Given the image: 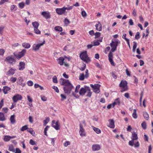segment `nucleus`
Masks as SVG:
<instances>
[{
    "label": "nucleus",
    "mask_w": 153,
    "mask_h": 153,
    "mask_svg": "<svg viewBox=\"0 0 153 153\" xmlns=\"http://www.w3.org/2000/svg\"><path fill=\"white\" fill-rule=\"evenodd\" d=\"M60 83L61 85H65L63 88L65 93L70 94L73 86L69 81L67 79L61 78L60 79Z\"/></svg>",
    "instance_id": "obj_1"
},
{
    "label": "nucleus",
    "mask_w": 153,
    "mask_h": 153,
    "mask_svg": "<svg viewBox=\"0 0 153 153\" xmlns=\"http://www.w3.org/2000/svg\"><path fill=\"white\" fill-rule=\"evenodd\" d=\"M131 140L129 142V145L131 146H133V145L134 146V147H138L139 146L140 144L139 142L138 141L135 142L134 140H137L138 139V137L137 134L136 132H133L132 133Z\"/></svg>",
    "instance_id": "obj_2"
},
{
    "label": "nucleus",
    "mask_w": 153,
    "mask_h": 153,
    "mask_svg": "<svg viewBox=\"0 0 153 153\" xmlns=\"http://www.w3.org/2000/svg\"><path fill=\"white\" fill-rule=\"evenodd\" d=\"M127 82L126 80H122L119 85V86L120 88V92H123L127 91L128 89Z\"/></svg>",
    "instance_id": "obj_3"
},
{
    "label": "nucleus",
    "mask_w": 153,
    "mask_h": 153,
    "mask_svg": "<svg viewBox=\"0 0 153 153\" xmlns=\"http://www.w3.org/2000/svg\"><path fill=\"white\" fill-rule=\"evenodd\" d=\"M118 41L117 40H112L111 42L110 43V46L111 48V51L112 52H114L116 50L118 45Z\"/></svg>",
    "instance_id": "obj_4"
},
{
    "label": "nucleus",
    "mask_w": 153,
    "mask_h": 153,
    "mask_svg": "<svg viewBox=\"0 0 153 153\" xmlns=\"http://www.w3.org/2000/svg\"><path fill=\"white\" fill-rule=\"evenodd\" d=\"M79 56L80 58L84 61L87 62L89 60L86 51H85L81 53Z\"/></svg>",
    "instance_id": "obj_5"
},
{
    "label": "nucleus",
    "mask_w": 153,
    "mask_h": 153,
    "mask_svg": "<svg viewBox=\"0 0 153 153\" xmlns=\"http://www.w3.org/2000/svg\"><path fill=\"white\" fill-rule=\"evenodd\" d=\"M91 87L93 89L94 92L96 93H98L100 92V85L98 84H96L94 85H90Z\"/></svg>",
    "instance_id": "obj_6"
},
{
    "label": "nucleus",
    "mask_w": 153,
    "mask_h": 153,
    "mask_svg": "<svg viewBox=\"0 0 153 153\" xmlns=\"http://www.w3.org/2000/svg\"><path fill=\"white\" fill-rule=\"evenodd\" d=\"M85 74L83 73H81L79 76V79L80 80H84L85 78H87L89 76V74L88 73V70L86 69L85 71Z\"/></svg>",
    "instance_id": "obj_7"
},
{
    "label": "nucleus",
    "mask_w": 153,
    "mask_h": 153,
    "mask_svg": "<svg viewBox=\"0 0 153 153\" xmlns=\"http://www.w3.org/2000/svg\"><path fill=\"white\" fill-rule=\"evenodd\" d=\"M79 133L80 136L83 137L86 134L85 132V130L83 127V125L80 123L79 124Z\"/></svg>",
    "instance_id": "obj_8"
},
{
    "label": "nucleus",
    "mask_w": 153,
    "mask_h": 153,
    "mask_svg": "<svg viewBox=\"0 0 153 153\" xmlns=\"http://www.w3.org/2000/svg\"><path fill=\"white\" fill-rule=\"evenodd\" d=\"M22 99L21 95L18 94L15 95L12 98L13 101L14 102H17L18 100H21Z\"/></svg>",
    "instance_id": "obj_9"
},
{
    "label": "nucleus",
    "mask_w": 153,
    "mask_h": 153,
    "mask_svg": "<svg viewBox=\"0 0 153 153\" xmlns=\"http://www.w3.org/2000/svg\"><path fill=\"white\" fill-rule=\"evenodd\" d=\"M52 126L56 130H58L59 129V125L58 121L56 122L55 120H53L52 121Z\"/></svg>",
    "instance_id": "obj_10"
},
{
    "label": "nucleus",
    "mask_w": 153,
    "mask_h": 153,
    "mask_svg": "<svg viewBox=\"0 0 153 153\" xmlns=\"http://www.w3.org/2000/svg\"><path fill=\"white\" fill-rule=\"evenodd\" d=\"M56 13L59 15H61L65 13V11L64 7L62 8H57L56 9Z\"/></svg>",
    "instance_id": "obj_11"
},
{
    "label": "nucleus",
    "mask_w": 153,
    "mask_h": 153,
    "mask_svg": "<svg viewBox=\"0 0 153 153\" xmlns=\"http://www.w3.org/2000/svg\"><path fill=\"white\" fill-rule=\"evenodd\" d=\"M41 15L46 19H50L51 17V15L48 11L43 12L41 13Z\"/></svg>",
    "instance_id": "obj_12"
},
{
    "label": "nucleus",
    "mask_w": 153,
    "mask_h": 153,
    "mask_svg": "<svg viewBox=\"0 0 153 153\" xmlns=\"http://www.w3.org/2000/svg\"><path fill=\"white\" fill-rule=\"evenodd\" d=\"M32 25L33 27L34 32L36 34H38V24L36 22H34L32 23Z\"/></svg>",
    "instance_id": "obj_13"
},
{
    "label": "nucleus",
    "mask_w": 153,
    "mask_h": 153,
    "mask_svg": "<svg viewBox=\"0 0 153 153\" xmlns=\"http://www.w3.org/2000/svg\"><path fill=\"white\" fill-rule=\"evenodd\" d=\"M109 123L107 126L111 128H114L115 127L114 122L113 119H111L108 120Z\"/></svg>",
    "instance_id": "obj_14"
},
{
    "label": "nucleus",
    "mask_w": 153,
    "mask_h": 153,
    "mask_svg": "<svg viewBox=\"0 0 153 153\" xmlns=\"http://www.w3.org/2000/svg\"><path fill=\"white\" fill-rule=\"evenodd\" d=\"M101 148L100 146V145L96 144H94L92 146V150L94 151H98Z\"/></svg>",
    "instance_id": "obj_15"
},
{
    "label": "nucleus",
    "mask_w": 153,
    "mask_h": 153,
    "mask_svg": "<svg viewBox=\"0 0 153 153\" xmlns=\"http://www.w3.org/2000/svg\"><path fill=\"white\" fill-rule=\"evenodd\" d=\"M16 137V136H10L9 135H5L4 136L3 139L4 141L5 142H8L11 139L15 138Z\"/></svg>",
    "instance_id": "obj_16"
},
{
    "label": "nucleus",
    "mask_w": 153,
    "mask_h": 153,
    "mask_svg": "<svg viewBox=\"0 0 153 153\" xmlns=\"http://www.w3.org/2000/svg\"><path fill=\"white\" fill-rule=\"evenodd\" d=\"M6 60L9 63L12 64L15 62L14 59L12 56L7 57L6 58Z\"/></svg>",
    "instance_id": "obj_17"
},
{
    "label": "nucleus",
    "mask_w": 153,
    "mask_h": 153,
    "mask_svg": "<svg viewBox=\"0 0 153 153\" xmlns=\"http://www.w3.org/2000/svg\"><path fill=\"white\" fill-rule=\"evenodd\" d=\"M65 60L64 58L63 57H60L58 59H57V60L58 62V63L60 65H63L64 62V60Z\"/></svg>",
    "instance_id": "obj_18"
},
{
    "label": "nucleus",
    "mask_w": 153,
    "mask_h": 153,
    "mask_svg": "<svg viewBox=\"0 0 153 153\" xmlns=\"http://www.w3.org/2000/svg\"><path fill=\"white\" fill-rule=\"evenodd\" d=\"M19 70H23L25 68V63L23 62H20L19 63Z\"/></svg>",
    "instance_id": "obj_19"
},
{
    "label": "nucleus",
    "mask_w": 153,
    "mask_h": 153,
    "mask_svg": "<svg viewBox=\"0 0 153 153\" xmlns=\"http://www.w3.org/2000/svg\"><path fill=\"white\" fill-rule=\"evenodd\" d=\"M16 71V69L11 68L7 72V74L8 76L13 75L15 74Z\"/></svg>",
    "instance_id": "obj_20"
},
{
    "label": "nucleus",
    "mask_w": 153,
    "mask_h": 153,
    "mask_svg": "<svg viewBox=\"0 0 153 153\" xmlns=\"http://www.w3.org/2000/svg\"><path fill=\"white\" fill-rule=\"evenodd\" d=\"M87 91V88H82L79 91V94L81 95H84Z\"/></svg>",
    "instance_id": "obj_21"
},
{
    "label": "nucleus",
    "mask_w": 153,
    "mask_h": 153,
    "mask_svg": "<svg viewBox=\"0 0 153 153\" xmlns=\"http://www.w3.org/2000/svg\"><path fill=\"white\" fill-rule=\"evenodd\" d=\"M120 104V101L119 98H117L116 99L114 102L112 103V107H114L115 105H119Z\"/></svg>",
    "instance_id": "obj_22"
},
{
    "label": "nucleus",
    "mask_w": 153,
    "mask_h": 153,
    "mask_svg": "<svg viewBox=\"0 0 153 153\" xmlns=\"http://www.w3.org/2000/svg\"><path fill=\"white\" fill-rule=\"evenodd\" d=\"M98 24L95 25L96 29L99 31H101L102 30V25L99 22H97Z\"/></svg>",
    "instance_id": "obj_23"
},
{
    "label": "nucleus",
    "mask_w": 153,
    "mask_h": 153,
    "mask_svg": "<svg viewBox=\"0 0 153 153\" xmlns=\"http://www.w3.org/2000/svg\"><path fill=\"white\" fill-rule=\"evenodd\" d=\"M143 117L144 119L146 120H149V116L148 113L146 111H143Z\"/></svg>",
    "instance_id": "obj_24"
},
{
    "label": "nucleus",
    "mask_w": 153,
    "mask_h": 153,
    "mask_svg": "<svg viewBox=\"0 0 153 153\" xmlns=\"http://www.w3.org/2000/svg\"><path fill=\"white\" fill-rule=\"evenodd\" d=\"M22 46L23 48L27 49L29 48L31 46L30 44L26 42L23 43L22 44Z\"/></svg>",
    "instance_id": "obj_25"
},
{
    "label": "nucleus",
    "mask_w": 153,
    "mask_h": 153,
    "mask_svg": "<svg viewBox=\"0 0 153 153\" xmlns=\"http://www.w3.org/2000/svg\"><path fill=\"white\" fill-rule=\"evenodd\" d=\"M10 89V88L7 86H4L3 89V91L4 93L5 94H6L8 93V91H9Z\"/></svg>",
    "instance_id": "obj_26"
},
{
    "label": "nucleus",
    "mask_w": 153,
    "mask_h": 153,
    "mask_svg": "<svg viewBox=\"0 0 153 153\" xmlns=\"http://www.w3.org/2000/svg\"><path fill=\"white\" fill-rule=\"evenodd\" d=\"M92 127L94 131L97 134H99L101 133V131L99 128L95 127L92 126Z\"/></svg>",
    "instance_id": "obj_27"
},
{
    "label": "nucleus",
    "mask_w": 153,
    "mask_h": 153,
    "mask_svg": "<svg viewBox=\"0 0 153 153\" xmlns=\"http://www.w3.org/2000/svg\"><path fill=\"white\" fill-rule=\"evenodd\" d=\"M33 50L35 51H36L38 50V43L33 45L32 47Z\"/></svg>",
    "instance_id": "obj_28"
},
{
    "label": "nucleus",
    "mask_w": 153,
    "mask_h": 153,
    "mask_svg": "<svg viewBox=\"0 0 153 153\" xmlns=\"http://www.w3.org/2000/svg\"><path fill=\"white\" fill-rule=\"evenodd\" d=\"M86 92L87 93L86 96L89 97H91L92 94V92H91L90 88L89 87H87V91Z\"/></svg>",
    "instance_id": "obj_29"
},
{
    "label": "nucleus",
    "mask_w": 153,
    "mask_h": 153,
    "mask_svg": "<svg viewBox=\"0 0 153 153\" xmlns=\"http://www.w3.org/2000/svg\"><path fill=\"white\" fill-rule=\"evenodd\" d=\"M10 120L11 123L12 124L15 123V116L14 115H12L10 118Z\"/></svg>",
    "instance_id": "obj_30"
},
{
    "label": "nucleus",
    "mask_w": 153,
    "mask_h": 153,
    "mask_svg": "<svg viewBox=\"0 0 153 153\" xmlns=\"http://www.w3.org/2000/svg\"><path fill=\"white\" fill-rule=\"evenodd\" d=\"M55 30L58 32H62L63 29L62 27L59 26H56L54 27Z\"/></svg>",
    "instance_id": "obj_31"
},
{
    "label": "nucleus",
    "mask_w": 153,
    "mask_h": 153,
    "mask_svg": "<svg viewBox=\"0 0 153 153\" xmlns=\"http://www.w3.org/2000/svg\"><path fill=\"white\" fill-rule=\"evenodd\" d=\"M6 118L4 115L2 113L0 112V121H4L5 120Z\"/></svg>",
    "instance_id": "obj_32"
},
{
    "label": "nucleus",
    "mask_w": 153,
    "mask_h": 153,
    "mask_svg": "<svg viewBox=\"0 0 153 153\" xmlns=\"http://www.w3.org/2000/svg\"><path fill=\"white\" fill-rule=\"evenodd\" d=\"M133 111L134 112L132 114V117L134 119H136L137 117V116L136 113V110L135 109H134Z\"/></svg>",
    "instance_id": "obj_33"
},
{
    "label": "nucleus",
    "mask_w": 153,
    "mask_h": 153,
    "mask_svg": "<svg viewBox=\"0 0 153 153\" xmlns=\"http://www.w3.org/2000/svg\"><path fill=\"white\" fill-rule=\"evenodd\" d=\"M21 55L20 57L23 56L26 53V50L25 49H23L21 52H19Z\"/></svg>",
    "instance_id": "obj_34"
},
{
    "label": "nucleus",
    "mask_w": 153,
    "mask_h": 153,
    "mask_svg": "<svg viewBox=\"0 0 153 153\" xmlns=\"http://www.w3.org/2000/svg\"><path fill=\"white\" fill-rule=\"evenodd\" d=\"M50 121V118L48 117L46 118L45 120L43 121L44 125L45 126Z\"/></svg>",
    "instance_id": "obj_35"
},
{
    "label": "nucleus",
    "mask_w": 153,
    "mask_h": 153,
    "mask_svg": "<svg viewBox=\"0 0 153 153\" xmlns=\"http://www.w3.org/2000/svg\"><path fill=\"white\" fill-rule=\"evenodd\" d=\"M113 54L112 53V52L111 51L108 54V60H110L112 59H113Z\"/></svg>",
    "instance_id": "obj_36"
},
{
    "label": "nucleus",
    "mask_w": 153,
    "mask_h": 153,
    "mask_svg": "<svg viewBox=\"0 0 153 153\" xmlns=\"http://www.w3.org/2000/svg\"><path fill=\"white\" fill-rule=\"evenodd\" d=\"M27 131L30 132L33 135L35 134V132L32 128H28L27 130Z\"/></svg>",
    "instance_id": "obj_37"
},
{
    "label": "nucleus",
    "mask_w": 153,
    "mask_h": 153,
    "mask_svg": "<svg viewBox=\"0 0 153 153\" xmlns=\"http://www.w3.org/2000/svg\"><path fill=\"white\" fill-rule=\"evenodd\" d=\"M141 126L144 129H146V128L147 125L146 123L144 121L141 123Z\"/></svg>",
    "instance_id": "obj_38"
},
{
    "label": "nucleus",
    "mask_w": 153,
    "mask_h": 153,
    "mask_svg": "<svg viewBox=\"0 0 153 153\" xmlns=\"http://www.w3.org/2000/svg\"><path fill=\"white\" fill-rule=\"evenodd\" d=\"M133 52H135V49L137 47V43L136 42H133Z\"/></svg>",
    "instance_id": "obj_39"
},
{
    "label": "nucleus",
    "mask_w": 153,
    "mask_h": 153,
    "mask_svg": "<svg viewBox=\"0 0 153 153\" xmlns=\"http://www.w3.org/2000/svg\"><path fill=\"white\" fill-rule=\"evenodd\" d=\"M9 150L10 151H12L13 152H15L13 146V145H11L9 146Z\"/></svg>",
    "instance_id": "obj_40"
},
{
    "label": "nucleus",
    "mask_w": 153,
    "mask_h": 153,
    "mask_svg": "<svg viewBox=\"0 0 153 153\" xmlns=\"http://www.w3.org/2000/svg\"><path fill=\"white\" fill-rule=\"evenodd\" d=\"M64 7L65 9V11L66 10H70L72 9L73 7V6H68L67 7Z\"/></svg>",
    "instance_id": "obj_41"
},
{
    "label": "nucleus",
    "mask_w": 153,
    "mask_h": 153,
    "mask_svg": "<svg viewBox=\"0 0 153 153\" xmlns=\"http://www.w3.org/2000/svg\"><path fill=\"white\" fill-rule=\"evenodd\" d=\"M17 79L16 77H12L10 79V81L12 83L15 82L16 80Z\"/></svg>",
    "instance_id": "obj_42"
},
{
    "label": "nucleus",
    "mask_w": 153,
    "mask_h": 153,
    "mask_svg": "<svg viewBox=\"0 0 153 153\" xmlns=\"http://www.w3.org/2000/svg\"><path fill=\"white\" fill-rule=\"evenodd\" d=\"M28 129V127H27V126L25 125V126H22L21 128V130L22 131H23L25 130H27Z\"/></svg>",
    "instance_id": "obj_43"
},
{
    "label": "nucleus",
    "mask_w": 153,
    "mask_h": 153,
    "mask_svg": "<svg viewBox=\"0 0 153 153\" xmlns=\"http://www.w3.org/2000/svg\"><path fill=\"white\" fill-rule=\"evenodd\" d=\"M18 80V84H19L20 85L22 83V82L23 81V79L22 77H20L19 78Z\"/></svg>",
    "instance_id": "obj_44"
},
{
    "label": "nucleus",
    "mask_w": 153,
    "mask_h": 153,
    "mask_svg": "<svg viewBox=\"0 0 153 153\" xmlns=\"http://www.w3.org/2000/svg\"><path fill=\"white\" fill-rule=\"evenodd\" d=\"M140 33L139 32H137L135 36V39L138 40L140 38Z\"/></svg>",
    "instance_id": "obj_45"
},
{
    "label": "nucleus",
    "mask_w": 153,
    "mask_h": 153,
    "mask_svg": "<svg viewBox=\"0 0 153 153\" xmlns=\"http://www.w3.org/2000/svg\"><path fill=\"white\" fill-rule=\"evenodd\" d=\"M53 82L54 83H57L58 81L57 78L55 76H54L53 77Z\"/></svg>",
    "instance_id": "obj_46"
},
{
    "label": "nucleus",
    "mask_w": 153,
    "mask_h": 153,
    "mask_svg": "<svg viewBox=\"0 0 153 153\" xmlns=\"http://www.w3.org/2000/svg\"><path fill=\"white\" fill-rule=\"evenodd\" d=\"M80 85H78L76 86L75 90V92L76 93H78L79 92V90L80 88Z\"/></svg>",
    "instance_id": "obj_47"
},
{
    "label": "nucleus",
    "mask_w": 153,
    "mask_h": 153,
    "mask_svg": "<svg viewBox=\"0 0 153 153\" xmlns=\"http://www.w3.org/2000/svg\"><path fill=\"white\" fill-rule=\"evenodd\" d=\"M29 143L30 145H36V143L32 139L30 140Z\"/></svg>",
    "instance_id": "obj_48"
},
{
    "label": "nucleus",
    "mask_w": 153,
    "mask_h": 153,
    "mask_svg": "<svg viewBox=\"0 0 153 153\" xmlns=\"http://www.w3.org/2000/svg\"><path fill=\"white\" fill-rule=\"evenodd\" d=\"M70 144V142L68 141H66L64 143V145L65 147H67Z\"/></svg>",
    "instance_id": "obj_49"
},
{
    "label": "nucleus",
    "mask_w": 153,
    "mask_h": 153,
    "mask_svg": "<svg viewBox=\"0 0 153 153\" xmlns=\"http://www.w3.org/2000/svg\"><path fill=\"white\" fill-rule=\"evenodd\" d=\"M27 84L29 86H31L33 85V83L32 81L30 80L27 82Z\"/></svg>",
    "instance_id": "obj_50"
},
{
    "label": "nucleus",
    "mask_w": 153,
    "mask_h": 153,
    "mask_svg": "<svg viewBox=\"0 0 153 153\" xmlns=\"http://www.w3.org/2000/svg\"><path fill=\"white\" fill-rule=\"evenodd\" d=\"M14 55L17 58V59H20L21 57H20L21 55H20V54L19 53L17 54H14Z\"/></svg>",
    "instance_id": "obj_51"
},
{
    "label": "nucleus",
    "mask_w": 153,
    "mask_h": 153,
    "mask_svg": "<svg viewBox=\"0 0 153 153\" xmlns=\"http://www.w3.org/2000/svg\"><path fill=\"white\" fill-rule=\"evenodd\" d=\"M19 7L21 9L23 8L24 6V3L23 2H21L19 4Z\"/></svg>",
    "instance_id": "obj_52"
},
{
    "label": "nucleus",
    "mask_w": 153,
    "mask_h": 153,
    "mask_svg": "<svg viewBox=\"0 0 153 153\" xmlns=\"http://www.w3.org/2000/svg\"><path fill=\"white\" fill-rule=\"evenodd\" d=\"M41 100L43 101H45L47 100V97L43 95H42L41 96Z\"/></svg>",
    "instance_id": "obj_53"
},
{
    "label": "nucleus",
    "mask_w": 153,
    "mask_h": 153,
    "mask_svg": "<svg viewBox=\"0 0 153 153\" xmlns=\"http://www.w3.org/2000/svg\"><path fill=\"white\" fill-rule=\"evenodd\" d=\"M86 68V65L85 64H83L82 65V67H81L79 69L81 71H84Z\"/></svg>",
    "instance_id": "obj_54"
},
{
    "label": "nucleus",
    "mask_w": 153,
    "mask_h": 153,
    "mask_svg": "<svg viewBox=\"0 0 153 153\" xmlns=\"http://www.w3.org/2000/svg\"><path fill=\"white\" fill-rule=\"evenodd\" d=\"M64 23L65 24H66V25H68V24H69L70 22L69 21V20L68 19H67V18H65V20H64Z\"/></svg>",
    "instance_id": "obj_55"
},
{
    "label": "nucleus",
    "mask_w": 153,
    "mask_h": 153,
    "mask_svg": "<svg viewBox=\"0 0 153 153\" xmlns=\"http://www.w3.org/2000/svg\"><path fill=\"white\" fill-rule=\"evenodd\" d=\"M95 38H96L99 37L100 36V33L99 32H97L95 34Z\"/></svg>",
    "instance_id": "obj_56"
},
{
    "label": "nucleus",
    "mask_w": 153,
    "mask_h": 153,
    "mask_svg": "<svg viewBox=\"0 0 153 153\" xmlns=\"http://www.w3.org/2000/svg\"><path fill=\"white\" fill-rule=\"evenodd\" d=\"M60 96L61 97V100L62 101H63L64 100L66 99V97L63 94H61Z\"/></svg>",
    "instance_id": "obj_57"
},
{
    "label": "nucleus",
    "mask_w": 153,
    "mask_h": 153,
    "mask_svg": "<svg viewBox=\"0 0 153 153\" xmlns=\"http://www.w3.org/2000/svg\"><path fill=\"white\" fill-rule=\"evenodd\" d=\"M81 14L82 16L83 17H86L87 15V14L86 12L84 10L82 11Z\"/></svg>",
    "instance_id": "obj_58"
},
{
    "label": "nucleus",
    "mask_w": 153,
    "mask_h": 153,
    "mask_svg": "<svg viewBox=\"0 0 153 153\" xmlns=\"http://www.w3.org/2000/svg\"><path fill=\"white\" fill-rule=\"evenodd\" d=\"M128 23L129 25L132 26L134 24V23L133 21V20L132 19H130L128 21Z\"/></svg>",
    "instance_id": "obj_59"
},
{
    "label": "nucleus",
    "mask_w": 153,
    "mask_h": 153,
    "mask_svg": "<svg viewBox=\"0 0 153 153\" xmlns=\"http://www.w3.org/2000/svg\"><path fill=\"white\" fill-rule=\"evenodd\" d=\"M53 88L55 91L56 92L59 93V90L56 86H53Z\"/></svg>",
    "instance_id": "obj_60"
},
{
    "label": "nucleus",
    "mask_w": 153,
    "mask_h": 153,
    "mask_svg": "<svg viewBox=\"0 0 153 153\" xmlns=\"http://www.w3.org/2000/svg\"><path fill=\"white\" fill-rule=\"evenodd\" d=\"M122 38L125 39V40L127 42V41L129 40V39L126 38V34H123L122 36Z\"/></svg>",
    "instance_id": "obj_61"
},
{
    "label": "nucleus",
    "mask_w": 153,
    "mask_h": 153,
    "mask_svg": "<svg viewBox=\"0 0 153 153\" xmlns=\"http://www.w3.org/2000/svg\"><path fill=\"white\" fill-rule=\"evenodd\" d=\"M39 42H40L39 43V48L40 46H42L45 43V41L43 39L42 43L40 42V41Z\"/></svg>",
    "instance_id": "obj_62"
},
{
    "label": "nucleus",
    "mask_w": 153,
    "mask_h": 153,
    "mask_svg": "<svg viewBox=\"0 0 153 153\" xmlns=\"http://www.w3.org/2000/svg\"><path fill=\"white\" fill-rule=\"evenodd\" d=\"M15 153H21V151L19 148H17L16 149Z\"/></svg>",
    "instance_id": "obj_63"
},
{
    "label": "nucleus",
    "mask_w": 153,
    "mask_h": 153,
    "mask_svg": "<svg viewBox=\"0 0 153 153\" xmlns=\"http://www.w3.org/2000/svg\"><path fill=\"white\" fill-rule=\"evenodd\" d=\"M4 27L3 26L0 27V34H1Z\"/></svg>",
    "instance_id": "obj_64"
}]
</instances>
